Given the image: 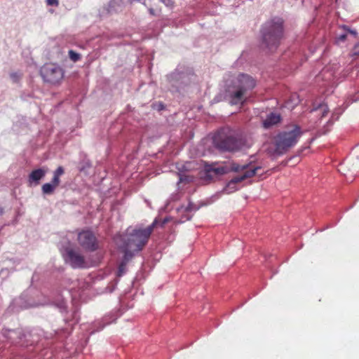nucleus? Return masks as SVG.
I'll return each mask as SVG.
<instances>
[{
    "label": "nucleus",
    "mask_w": 359,
    "mask_h": 359,
    "mask_svg": "<svg viewBox=\"0 0 359 359\" xmlns=\"http://www.w3.org/2000/svg\"><path fill=\"white\" fill-rule=\"evenodd\" d=\"M215 147L223 151H235L250 147L247 137L225 128L219 130L213 137Z\"/></svg>",
    "instance_id": "obj_1"
},
{
    "label": "nucleus",
    "mask_w": 359,
    "mask_h": 359,
    "mask_svg": "<svg viewBox=\"0 0 359 359\" xmlns=\"http://www.w3.org/2000/svg\"><path fill=\"white\" fill-rule=\"evenodd\" d=\"M283 20L274 18L264 23L262 29V42L269 50L273 51L279 46L283 37Z\"/></svg>",
    "instance_id": "obj_2"
},
{
    "label": "nucleus",
    "mask_w": 359,
    "mask_h": 359,
    "mask_svg": "<svg viewBox=\"0 0 359 359\" xmlns=\"http://www.w3.org/2000/svg\"><path fill=\"white\" fill-rule=\"evenodd\" d=\"M156 222L154 220L151 224L145 228L128 229L126 235H117L116 236L124 237L128 245L133 247L135 251H141L147 244Z\"/></svg>",
    "instance_id": "obj_3"
},
{
    "label": "nucleus",
    "mask_w": 359,
    "mask_h": 359,
    "mask_svg": "<svg viewBox=\"0 0 359 359\" xmlns=\"http://www.w3.org/2000/svg\"><path fill=\"white\" fill-rule=\"evenodd\" d=\"M302 134L301 128L297 125L291 129L279 133L274 137V153L279 156L285 154L297 143Z\"/></svg>",
    "instance_id": "obj_4"
},
{
    "label": "nucleus",
    "mask_w": 359,
    "mask_h": 359,
    "mask_svg": "<svg viewBox=\"0 0 359 359\" xmlns=\"http://www.w3.org/2000/svg\"><path fill=\"white\" fill-rule=\"evenodd\" d=\"M256 86L255 79L245 74L238 75L234 83L233 90H229L230 103L231 104H243L245 95L248 90L253 89Z\"/></svg>",
    "instance_id": "obj_5"
},
{
    "label": "nucleus",
    "mask_w": 359,
    "mask_h": 359,
    "mask_svg": "<svg viewBox=\"0 0 359 359\" xmlns=\"http://www.w3.org/2000/svg\"><path fill=\"white\" fill-rule=\"evenodd\" d=\"M261 168L259 166L252 167L248 164L240 165L238 163H232L231 170L234 172L245 171L243 174L233 177L227 184L225 191L227 194L231 193L237 189L236 184L242 181L251 178L257 174L258 170Z\"/></svg>",
    "instance_id": "obj_6"
},
{
    "label": "nucleus",
    "mask_w": 359,
    "mask_h": 359,
    "mask_svg": "<svg viewBox=\"0 0 359 359\" xmlns=\"http://www.w3.org/2000/svg\"><path fill=\"white\" fill-rule=\"evenodd\" d=\"M41 75L46 82L55 84L62 80L64 71L60 66L48 63L42 67Z\"/></svg>",
    "instance_id": "obj_7"
},
{
    "label": "nucleus",
    "mask_w": 359,
    "mask_h": 359,
    "mask_svg": "<svg viewBox=\"0 0 359 359\" xmlns=\"http://www.w3.org/2000/svg\"><path fill=\"white\" fill-rule=\"evenodd\" d=\"M78 242L87 251L93 252L98 248L97 238L92 231L88 230L82 231L78 234Z\"/></svg>",
    "instance_id": "obj_8"
},
{
    "label": "nucleus",
    "mask_w": 359,
    "mask_h": 359,
    "mask_svg": "<svg viewBox=\"0 0 359 359\" xmlns=\"http://www.w3.org/2000/svg\"><path fill=\"white\" fill-rule=\"evenodd\" d=\"M229 169L224 166H217V163H205L204 166L205 177L212 180L213 177L226 173Z\"/></svg>",
    "instance_id": "obj_9"
},
{
    "label": "nucleus",
    "mask_w": 359,
    "mask_h": 359,
    "mask_svg": "<svg viewBox=\"0 0 359 359\" xmlns=\"http://www.w3.org/2000/svg\"><path fill=\"white\" fill-rule=\"evenodd\" d=\"M68 261L72 268H85L86 266L84 257L72 249L67 250Z\"/></svg>",
    "instance_id": "obj_10"
},
{
    "label": "nucleus",
    "mask_w": 359,
    "mask_h": 359,
    "mask_svg": "<svg viewBox=\"0 0 359 359\" xmlns=\"http://www.w3.org/2000/svg\"><path fill=\"white\" fill-rule=\"evenodd\" d=\"M114 241L118 247L124 253L122 262H126L127 264L134 256V253L130 250L131 248L134 250V248L128 245V244L126 243L125 238L123 236H116L114 238Z\"/></svg>",
    "instance_id": "obj_11"
},
{
    "label": "nucleus",
    "mask_w": 359,
    "mask_h": 359,
    "mask_svg": "<svg viewBox=\"0 0 359 359\" xmlns=\"http://www.w3.org/2000/svg\"><path fill=\"white\" fill-rule=\"evenodd\" d=\"M281 121V116L277 113H270L263 121V127L266 129L278 124Z\"/></svg>",
    "instance_id": "obj_12"
},
{
    "label": "nucleus",
    "mask_w": 359,
    "mask_h": 359,
    "mask_svg": "<svg viewBox=\"0 0 359 359\" xmlns=\"http://www.w3.org/2000/svg\"><path fill=\"white\" fill-rule=\"evenodd\" d=\"M46 175V170L42 168H39L32 171L29 175V182H35L36 184H39V181L43 178Z\"/></svg>",
    "instance_id": "obj_13"
},
{
    "label": "nucleus",
    "mask_w": 359,
    "mask_h": 359,
    "mask_svg": "<svg viewBox=\"0 0 359 359\" xmlns=\"http://www.w3.org/2000/svg\"><path fill=\"white\" fill-rule=\"evenodd\" d=\"M343 29L345 30V32L337 36L336 39L338 42H344L346 39L347 34L348 33L352 34L354 36H356V35H357L356 31L351 30L346 26H344Z\"/></svg>",
    "instance_id": "obj_14"
},
{
    "label": "nucleus",
    "mask_w": 359,
    "mask_h": 359,
    "mask_svg": "<svg viewBox=\"0 0 359 359\" xmlns=\"http://www.w3.org/2000/svg\"><path fill=\"white\" fill-rule=\"evenodd\" d=\"M56 188L57 187L53 186L51 183H46L42 186L41 190L44 194H52L54 193Z\"/></svg>",
    "instance_id": "obj_15"
},
{
    "label": "nucleus",
    "mask_w": 359,
    "mask_h": 359,
    "mask_svg": "<svg viewBox=\"0 0 359 359\" xmlns=\"http://www.w3.org/2000/svg\"><path fill=\"white\" fill-rule=\"evenodd\" d=\"M69 57L73 62H76L81 58V55L73 50H69Z\"/></svg>",
    "instance_id": "obj_16"
},
{
    "label": "nucleus",
    "mask_w": 359,
    "mask_h": 359,
    "mask_svg": "<svg viewBox=\"0 0 359 359\" xmlns=\"http://www.w3.org/2000/svg\"><path fill=\"white\" fill-rule=\"evenodd\" d=\"M126 262H121L118 266V276H121L126 271Z\"/></svg>",
    "instance_id": "obj_17"
},
{
    "label": "nucleus",
    "mask_w": 359,
    "mask_h": 359,
    "mask_svg": "<svg viewBox=\"0 0 359 359\" xmlns=\"http://www.w3.org/2000/svg\"><path fill=\"white\" fill-rule=\"evenodd\" d=\"M196 210H198V208L191 202H189L188 205L184 207L185 212L196 211Z\"/></svg>",
    "instance_id": "obj_18"
},
{
    "label": "nucleus",
    "mask_w": 359,
    "mask_h": 359,
    "mask_svg": "<svg viewBox=\"0 0 359 359\" xmlns=\"http://www.w3.org/2000/svg\"><path fill=\"white\" fill-rule=\"evenodd\" d=\"M60 183V177L53 175V179L51 181V184H53V186H55V187H57L59 186Z\"/></svg>",
    "instance_id": "obj_19"
},
{
    "label": "nucleus",
    "mask_w": 359,
    "mask_h": 359,
    "mask_svg": "<svg viewBox=\"0 0 359 359\" xmlns=\"http://www.w3.org/2000/svg\"><path fill=\"white\" fill-rule=\"evenodd\" d=\"M65 172L64 168L62 166H59L55 171L53 175L60 177Z\"/></svg>",
    "instance_id": "obj_20"
},
{
    "label": "nucleus",
    "mask_w": 359,
    "mask_h": 359,
    "mask_svg": "<svg viewBox=\"0 0 359 359\" xmlns=\"http://www.w3.org/2000/svg\"><path fill=\"white\" fill-rule=\"evenodd\" d=\"M353 55H359V42L354 46L353 48Z\"/></svg>",
    "instance_id": "obj_21"
},
{
    "label": "nucleus",
    "mask_w": 359,
    "mask_h": 359,
    "mask_svg": "<svg viewBox=\"0 0 359 359\" xmlns=\"http://www.w3.org/2000/svg\"><path fill=\"white\" fill-rule=\"evenodd\" d=\"M47 4L49 6H58V0H46Z\"/></svg>",
    "instance_id": "obj_22"
},
{
    "label": "nucleus",
    "mask_w": 359,
    "mask_h": 359,
    "mask_svg": "<svg viewBox=\"0 0 359 359\" xmlns=\"http://www.w3.org/2000/svg\"><path fill=\"white\" fill-rule=\"evenodd\" d=\"M162 1L168 6H171L173 5L172 0H162Z\"/></svg>",
    "instance_id": "obj_23"
},
{
    "label": "nucleus",
    "mask_w": 359,
    "mask_h": 359,
    "mask_svg": "<svg viewBox=\"0 0 359 359\" xmlns=\"http://www.w3.org/2000/svg\"><path fill=\"white\" fill-rule=\"evenodd\" d=\"M149 13H150L151 15H156L154 8H149Z\"/></svg>",
    "instance_id": "obj_24"
}]
</instances>
